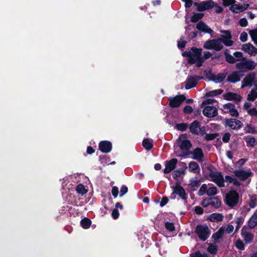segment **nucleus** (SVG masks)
Returning a JSON list of instances; mask_svg holds the SVG:
<instances>
[{"mask_svg": "<svg viewBox=\"0 0 257 257\" xmlns=\"http://www.w3.org/2000/svg\"><path fill=\"white\" fill-rule=\"evenodd\" d=\"M223 97L227 100H234L236 101H240L241 99V97L240 95L231 92L225 94L223 95Z\"/></svg>", "mask_w": 257, "mask_h": 257, "instance_id": "obj_23", "label": "nucleus"}, {"mask_svg": "<svg viewBox=\"0 0 257 257\" xmlns=\"http://www.w3.org/2000/svg\"><path fill=\"white\" fill-rule=\"evenodd\" d=\"M173 192L171 195V199H174L176 198V195H178L180 197L184 200L187 198V194L184 188L179 184H176V185L172 187Z\"/></svg>", "mask_w": 257, "mask_h": 257, "instance_id": "obj_7", "label": "nucleus"}, {"mask_svg": "<svg viewBox=\"0 0 257 257\" xmlns=\"http://www.w3.org/2000/svg\"><path fill=\"white\" fill-rule=\"evenodd\" d=\"M241 235L246 243H250L253 239L254 235L244 226L241 230Z\"/></svg>", "mask_w": 257, "mask_h": 257, "instance_id": "obj_15", "label": "nucleus"}, {"mask_svg": "<svg viewBox=\"0 0 257 257\" xmlns=\"http://www.w3.org/2000/svg\"><path fill=\"white\" fill-rule=\"evenodd\" d=\"M224 124L231 130H239L243 126V123L241 121L235 118L226 119Z\"/></svg>", "mask_w": 257, "mask_h": 257, "instance_id": "obj_12", "label": "nucleus"}, {"mask_svg": "<svg viewBox=\"0 0 257 257\" xmlns=\"http://www.w3.org/2000/svg\"><path fill=\"white\" fill-rule=\"evenodd\" d=\"M153 142L152 140L146 139L143 141V146L146 150H151L153 147Z\"/></svg>", "mask_w": 257, "mask_h": 257, "instance_id": "obj_35", "label": "nucleus"}, {"mask_svg": "<svg viewBox=\"0 0 257 257\" xmlns=\"http://www.w3.org/2000/svg\"><path fill=\"white\" fill-rule=\"evenodd\" d=\"M192 154L193 155V158L199 162L203 161V153L202 150L200 148H196L192 152Z\"/></svg>", "mask_w": 257, "mask_h": 257, "instance_id": "obj_26", "label": "nucleus"}, {"mask_svg": "<svg viewBox=\"0 0 257 257\" xmlns=\"http://www.w3.org/2000/svg\"><path fill=\"white\" fill-rule=\"evenodd\" d=\"M194 5L197 6V10L200 12L210 9L214 7V3L211 1H204L199 5L195 3Z\"/></svg>", "mask_w": 257, "mask_h": 257, "instance_id": "obj_19", "label": "nucleus"}, {"mask_svg": "<svg viewBox=\"0 0 257 257\" xmlns=\"http://www.w3.org/2000/svg\"><path fill=\"white\" fill-rule=\"evenodd\" d=\"M187 127V124L185 123H177L175 125L176 128L182 132L186 131Z\"/></svg>", "mask_w": 257, "mask_h": 257, "instance_id": "obj_43", "label": "nucleus"}, {"mask_svg": "<svg viewBox=\"0 0 257 257\" xmlns=\"http://www.w3.org/2000/svg\"><path fill=\"white\" fill-rule=\"evenodd\" d=\"M166 228L170 231H173L175 229L174 225L173 223L167 222L165 223Z\"/></svg>", "mask_w": 257, "mask_h": 257, "instance_id": "obj_52", "label": "nucleus"}, {"mask_svg": "<svg viewBox=\"0 0 257 257\" xmlns=\"http://www.w3.org/2000/svg\"><path fill=\"white\" fill-rule=\"evenodd\" d=\"M99 149L100 151L103 153H109L112 149L111 143L107 141H101L99 143Z\"/></svg>", "mask_w": 257, "mask_h": 257, "instance_id": "obj_21", "label": "nucleus"}, {"mask_svg": "<svg viewBox=\"0 0 257 257\" xmlns=\"http://www.w3.org/2000/svg\"><path fill=\"white\" fill-rule=\"evenodd\" d=\"M223 90L221 89H216L212 91H210L207 93V96H214L217 95L221 94Z\"/></svg>", "mask_w": 257, "mask_h": 257, "instance_id": "obj_42", "label": "nucleus"}, {"mask_svg": "<svg viewBox=\"0 0 257 257\" xmlns=\"http://www.w3.org/2000/svg\"><path fill=\"white\" fill-rule=\"evenodd\" d=\"M248 4H233L230 7L229 10L234 13H239L247 9Z\"/></svg>", "mask_w": 257, "mask_h": 257, "instance_id": "obj_22", "label": "nucleus"}, {"mask_svg": "<svg viewBox=\"0 0 257 257\" xmlns=\"http://www.w3.org/2000/svg\"><path fill=\"white\" fill-rule=\"evenodd\" d=\"M189 129L191 133L196 135H203L205 132V127H200L199 122L197 120H195L191 123Z\"/></svg>", "mask_w": 257, "mask_h": 257, "instance_id": "obj_13", "label": "nucleus"}, {"mask_svg": "<svg viewBox=\"0 0 257 257\" xmlns=\"http://www.w3.org/2000/svg\"><path fill=\"white\" fill-rule=\"evenodd\" d=\"M227 74V73L226 72H224L214 75L212 81L216 83H220L224 80L226 77Z\"/></svg>", "mask_w": 257, "mask_h": 257, "instance_id": "obj_29", "label": "nucleus"}, {"mask_svg": "<svg viewBox=\"0 0 257 257\" xmlns=\"http://www.w3.org/2000/svg\"><path fill=\"white\" fill-rule=\"evenodd\" d=\"M248 226L249 228L252 229L257 226V213L255 212L249 218L247 221Z\"/></svg>", "mask_w": 257, "mask_h": 257, "instance_id": "obj_28", "label": "nucleus"}, {"mask_svg": "<svg viewBox=\"0 0 257 257\" xmlns=\"http://www.w3.org/2000/svg\"><path fill=\"white\" fill-rule=\"evenodd\" d=\"M224 232H226L227 233H231L234 229L233 226L231 224H228L227 225V226L225 228V227H224Z\"/></svg>", "mask_w": 257, "mask_h": 257, "instance_id": "obj_57", "label": "nucleus"}, {"mask_svg": "<svg viewBox=\"0 0 257 257\" xmlns=\"http://www.w3.org/2000/svg\"><path fill=\"white\" fill-rule=\"evenodd\" d=\"M247 146L253 147L256 145V141L254 137L248 136L244 139Z\"/></svg>", "mask_w": 257, "mask_h": 257, "instance_id": "obj_34", "label": "nucleus"}, {"mask_svg": "<svg viewBox=\"0 0 257 257\" xmlns=\"http://www.w3.org/2000/svg\"><path fill=\"white\" fill-rule=\"evenodd\" d=\"M80 223L83 228L87 229L90 226L91 220L87 218H84L81 220Z\"/></svg>", "mask_w": 257, "mask_h": 257, "instance_id": "obj_38", "label": "nucleus"}, {"mask_svg": "<svg viewBox=\"0 0 257 257\" xmlns=\"http://www.w3.org/2000/svg\"><path fill=\"white\" fill-rule=\"evenodd\" d=\"M203 15L201 13H195L191 17V21L193 22H196L199 20L202 19Z\"/></svg>", "mask_w": 257, "mask_h": 257, "instance_id": "obj_45", "label": "nucleus"}, {"mask_svg": "<svg viewBox=\"0 0 257 257\" xmlns=\"http://www.w3.org/2000/svg\"><path fill=\"white\" fill-rule=\"evenodd\" d=\"M240 80L239 73L238 71H234L228 75L227 80L231 83H235Z\"/></svg>", "mask_w": 257, "mask_h": 257, "instance_id": "obj_24", "label": "nucleus"}, {"mask_svg": "<svg viewBox=\"0 0 257 257\" xmlns=\"http://www.w3.org/2000/svg\"><path fill=\"white\" fill-rule=\"evenodd\" d=\"M251 106L252 104L251 103L249 102H245L243 105V109L247 112L248 111V110L252 108Z\"/></svg>", "mask_w": 257, "mask_h": 257, "instance_id": "obj_55", "label": "nucleus"}, {"mask_svg": "<svg viewBox=\"0 0 257 257\" xmlns=\"http://www.w3.org/2000/svg\"><path fill=\"white\" fill-rule=\"evenodd\" d=\"M191 257H208V256L206 253H204L202 254L199 251H197L192 254Z\"/></svg>", "mask_w": 257, "mask_h": 257, "instance_id": "obj_62", "label": "nucleus"}, {"mask_svg": "<svg viewBox=\"0 0 257 257\" xmlns=\"http://www.w3.org/2000/svg\"><path fill=\"white\" fill-rule=\"evenodd\" d=\"M241 49L251 56H254L257 54V49L250 43L243 44Z\"/></svg>", "mask_w": 257, "mask_h": 257, "instance_id": "obj_18", "label": "nucleus"}, {"mask_svg": "<svg viewBox=\"0 0 257 257\" xmlns=\"http://www.w3.org/2000/svg\"><path fill=\"white\" fill-rule=\"evenodd\" d=\"M204 75L210 80H212L213 79L214 74H213L210 69H206L204 71Z\"/></svg>", "mask_w": 257, "mask_h": 257, "instance_id": "obj_47", "label": "nucleus"}, {"mask_svg": "<svg viewBox=\"0 0 257 257\" xmlns=\"http://www.w3.org/2000/svg\"><path fill=\"white\" fill-rule=\"evenodd\" d=\"M199 80V78L197 76L188 77L185 81V88L189 89L195 87Z\"/></svg>", "mask_w": 257, "mask_h": 257, "instance_id": "obj_20", "label": "nucleus"}, {"mask_svg": "<svg viewBox=\"0 0 257 257\" xmlns=\"http://www.w3.org/2000/svg\"><path fill=\"white\" fill-rule=\"evenodd\" d=\"M76 190L78 194H80L82 195L86 193L87 191V190L85 189V186L81 184L78 185L76 189Z\"/></svg>", "mask_w": 257, "mask_h": 257, "instance_id": "obj_39", "label": "nucleus"}, {"mask_svg": "<svg viewBox=\"0 0 257 257\" xmlns=\"http://www.w3.org/2000/svg\"><path fill=\"white\" fill-rule=\"evenodd\" d=\"M204 48L219 51L222 49L223 44L220 39H213L206 42L204 44Z\"/></svg>", "mask_w": 257, "mask_h": 257, "instance_id": "obj_6", "label": "nucleus"}, {"mask_svg": "<svg viewBox=\"0 0 257 257\" xmlns=\"http://www.w3.org/2000/svg\"><path fill=\"white\" fill-rule=\"evenodd\" d=\"M235 246L238 249L242 250L244 249V244L241 240L238 239L235 242Z\"/></svg>", "mask_w": 257, "mask_h": 257, "instance_id": "obj_50", "label": "nucleus"}, {"mask_svg": "<svg viewBox=\"0 0 257 257\" xmlns=\"http://www.w3.org/2000/svg\"><path fill=\"white\" fill-rule=\"evenodd\" d=\"M185 171H180L178 170H175L173 172L172 174L173 177L174 179H176L178 177H179L182 174H184Z\"/></svg>", "mask_w": 257, "mask_h": 257, "instance_id": "obj_51", "label": "nucleus"}, {"mask_svg": "<svg viewBox=\"0 0 257 257\" xmlns=\"http://www.w3.org/2000/svg\"><path fill=\"white\" fill-rule=\"evenodd\" d=\"M247 113L252 117H257V108L255 107H253L248 110Z\"/></svg>", "mask_w": 257, "mask_h": 257, "instance_id": "obj_48", "label": "nucleus"}, {"mask_svg": "<svg viewBox=\"0 0 257 257\" xmlns=\"http://www.w3.org/2000/svg\"><path fill=\"white\" fill-rule=\"evenodd\" d=\"M185 99V97L183 95L171 97L169 98V105L173 108L179 107Z\"/></svg>", "mask_w": 257, "mask_h": 257, "instance_id": "obj_14", "label": "nucleus"}, {"mask_svg": "<svg viewBox=\"0 0 257 257\" xmlns=\"http://www.w3.org/2000/svg\"><path fill=\"white\" fill-rule=\"evenodd\" d=\"M241 88L251 87L257 85V76L255 73L252 72L247 74L241 82Z\"/></svg>", "mask_w": 257, "mask_h": 257, "instance_id": "obj_3", "label": "nucleus"}, {"mask_svg": "<svg viewBox=\"0 0 257 257\" xmlns=\"http://www.w3.org/2000/svg\"><path fill=\"white\" fill-rule=\"evenodd\" d=\"M111 193L114 197H116L118 194V189L117 187L114 186L111 190Z\"/></svg>", "mask_w": 257, "mask_h": 257, "instance_id": "obj_63", "label": "nucleus"}, {"mask_svg": "<svg viewBox=\"0 0 257 257\" xmlns=\"http://www.w3.org/2000/svg\"><path fill=\"white\" fill-rule=\"evenodd\" d=\"M222 110L224 113H229L230 115L234 117H238L239 113L235 108V105L231 103H227L222 105Z\"/></svg>", "mask_w": 257, "mask_h": 257, "instance_id": "obj_11", "label": "nucleus"}, {"mask_svg": "<svg viewBox=\"0 0 257 257\" xmlns=\"http://www.w3.org/2000/svg\"><path fill=\"white\" fill-rule=\"evenodd\" d=\"M127 191H128L127 187L124 185L122 186L120 188L119 196L120 197H122L125 194H126L127 192Z\"/></svg>", "mask_w": 257, "mask_h": 257, "instance_id": "obj_54", "label": "nucleus"}, {"mask_svg": "<svg viewBox=\"0 0 257 257\" xmlns=\"http://www.w3.org/2000/svg\"><path fill=\"white\" fill-rule=\"evenodd\" d=\"M224 55L226 61L229 63H234L237 60L231 55L227 50L225 51Z\"/></svg>", "mask_w": 257, "mask_h": 257, "instance_id": "obj_36", "label": "nucleus"}, {"mask_svg": "<svg viewBox=\"0 0 257 257\" xmlns=\"http://www.w3.org/2000/svg\"><path fill=\"white\" fill-rule=\"evenodd\" d=\"M232 37H221L222 44H224L225 46L229 47L233 45V42L231 40Z\"/></svg>", "mask_w": 257, "mask_h": 257, "instance_id": "obj_37", "label": "nucleus"}, {"mask_svg": "<svg viewBox=\"0 0 257 257\" xmlns=\"http://www.w3.org/2000/svg\"><path fill=\"white\" fill-rule=\"evenodd\" d=\"M211 181L215 182L219 187H224V179L219 172H212L209 174Z\"/></svg>", "mask_w": 257, "mask_h": 257, "instance_id": "obj_9", "label": "nucleus"}, {"mask_svg": "<svg viewBox=\"0 0 257 257\" xmlns=\"http://www.w3.org/2000/svg\"><path fill=\"white\" fill-rule=\"evenodd\" d=\"M240 40L242 42H244L247 40V34L245 32H242L241 33L240 36Z\"/></svg>", "mask_w": 257, "mask_h": 257, "instance_id": "obj_61", "label": "nucleus"}, {"mask_svg": "<svg viewBox=\"0 0 257 257\" xmlns=\"http://www.w3.org/2000/svg\"><path fill=\"white\" fill-rule=\"evenodd\" d=\"M245 131L246 133L250 134H254L256 131L254 127L250 124H247L245 126Z\"/></svg>", "mask_w": 257, "mask_h": 257, "instance_id": "obj_49", "label": "nucleus"}, {"mask_svg": "<svg viewBox=\"0 0 257 257\" xmlns=\"http://www.w3.org/2000/svg\"><path fill=\"white\" fill-rule=\"evenodd\" d=\"M230 134L229 133H225L222 137V141L224 143H228L230 140Z\"/></svg>", "mask_w": 257, "mask_h": 257, "instance_id": "obj_56", "label": "nucleus"}, {"mask_svg": "<svg viewBox=\"0 0 257 257\" xmlns=\"http://www.w3.org/2000/svg\"><path fill=\"white\" fill-rule=\"evenodd\" d=\"M223 216L220 213H212L211 214L208 218L211 221H220L223 219Z\"/></svg>", "mask_w": 257, "mask_h": 257, "instance_id": "obj_32", "label": "nucleus"}, {"mask_svg": "<svg viewBox=\"0 0 257 257\" xmlns=\"http://www.w3.org/2000/svg\"><path fill=\"white\" fill-rule=\"evenodd\" d=\"M207 185H206V184H203V185H202L198 192V195L201 196L204 195L205 193H207Z\"/></svg>", "mask_w": 257, "mask_h": 257, "instance_id": "obj_41", "label": "nucleus"}, {"mask_svg": "<svg viewBox=\"0 0 257 257\" xmlns=\"http://www.w3.org/2000/svg\"><path fill=\"white\" fill-rule=\"evenodd\" d=\"M207 251L211 254H215L217 251V248L215 245L211 244L208 247Z\"/></svg>", "mask_w": 257, "mask_h": 257, "instance_id": "obj_46", "label": "nucleus"}, {"mask_svg": "<svg viewBox=\"0 0 257 257\" xmlns=\"http://www.w3.org/2000/svg\"><path fill=\"white\" fill-rule=\"evenodd\" d=\"M217 193V189L216 187L213 186L208 187L207 194L208 196H211L216 195Z\"/></svg>", "mask_w": 257, "mask_h": 257, "instance_id": "obj_40", "label": "nucleus"}, {"mask_svg": "<svg viewBox=\"0 0 257 257\" xmlns=\"http://www.w3.org/2000/svg\"><path fill=\"white\" fill-rule=\"evenodd\" d=\"M203 114L206 117H213L217 115V109L213 106H207L203 109Z\"/></svg>", "mask_w": 257, "mask_h": 257, "instance_id": "obj_17", "label": "nucleus"}, {"mask_svg": "<svg viewBox=\"0 0 257 257\" xmlns=\"http://www.w3.org/2000/svg\"><path fill=\"white\" fill-rule=\"evenodd\" d=\"M193 111V108L191 106L186 105L183 109V111L186 114H190Z\"/></svg>", "mask_w": 257, "mask_h": 257, "instance_id": "obj_59", "label": "nucleus"}, {"mask_svg": "<svg viewBox=\"0 0 257 257\" xmlns=\"http://www.w3.org/2000/svg\"><path fill=\"white\" fill-rule=\"evenodd\" d=\"M188 168L189 171L191 172L199 174L200 172V167L198 164L195 162H190L189 164Z\"/></svg>", "mask_w": 257, "mask_h": 257, "instance_id": "obj_27", "label": "nucleus"}, {"mask_svg": "<svg viewBox=\"0 0 257 257\" xmlns=\"http://www.w3.org/2000/svg\"><path fill=\"white\" fill-rule=\"evenodd\" d=\"M257 205V201L255 199H253V197L251 198V201L249 203V206L251 208H254Z\"/></svg>", "mask_w": 257, "mask_h": 257, "instance_id": "obj_64", "label": "nucleus"}, {"mask_svg": "<svg viewBox=\"0 0 257 257\" xmlns=\"http://www.w3.org/2000/svg\"><path fill=\"white\" fill-rule=\"evenodd\" d=\"M200 181L197 178H193L190 179L189 186L192 191H195L200 185Z\"/></svg>", "mask_w": 257, "mask_h": 257, "instance_id": "obj_30", "label": "nucleus"}, {"mask_svg": "<svg viewBox=\"0 0 257 257\" xmlns=\"http://www.w3.org/2000/svg\"><path fill=\"white\" fill-rule=\"evenodd\" d=\"M195 231L198 237L203 241L207 239L210 235V230L207 225H197Z\"/></svg>", "mask_w": 257, "mask_h": 257, "instance_id": "obj_4", "label": "nucleus"}, {"mask_svg": "<svg viewBox=\"0 0 257 257\" xmlns=\"http://www.w3.org/2000/svg\"><path fill=\"white\" fill-rule=\"evenodd\" d=\"M178 160L176 159H172L165 162V168L163 170L165 174H168L173 170L176 167Z\"/></svg>", "mask_w": 257, "mask_h": 257, "instance_id": "obj_16", "label": "nucleus"}, {"mask_svg": "<svg viewBox=\"0 0 257 257\" xmlns=\"http://www.w3.org/2000/svg\"><path fill=\"white\" fill-rule=\"evenodd\" d=\"M216 137L215 134H206L205 137V139L207 141H211L214 139Z\"/></svg>", "mask_w": 257, "mask_h": 257, "instance_id": "obj_60", "label": "nucleus"}, {"mask_svg": "<svg viewBox=\"0 0 257 257\" xmlns=\"http://www.w3.org/2000/svg\"><path fill=\"white\" fill-rule=\"evenodd\" d=\"M238 199L239 196L236 191L231 190L226 195L225 202L228 206L233 207L238 203Z\"/></svg>", "mask_w": 257, "mask_h": 257, "instance_id": "obj_5", "label": "nucleus"}, {"mask_svg": "<svg viewBox=\"0 0 257 257\" xmlns=\"http://www.w3.org/2000/svg\"><path fill=\"white\" fill-rule=\"evenodd\" d=\"M201 49L192 47L190 50L184 52L182 55L188 57V63L191 64H195L197 67H200L203 63V59L202 56Z\"/></svg>", "mask_w": 257, "mask_h": 257, "instance_id": "obj_1", "label": "nucleus"}, {"mask_svg": "<svg viewBox=\"0 0 257 257\" xmlns=\"http://www.w3.org/2000/svg\"><path fill=\"white\" fill-rule=\"evenodd\" d=\"M209 202L210 205L216 208H219L221 203V201L216 197L209 199Z\"/></svg>", "mask_w": 257, "mask_h": 257, "instance_id": "obj_33", "label": "nucleus"}, {"mask_svg": "<svg viewBox=\"0 0 257 257\" xmlns=\"http://www.w3.org/2000/svg\"><path fill=\"white\" fill-rule=\"evenodd\" d=\"M249 34L251 37L252 40L257 45V29L250 30Z\"/></svg>", "mask_w": 257, "mask_h": 257, "instance_id": "obj_44", "label": "nucleus"}, {"mask_svg": "<svg viewBox=\"0 0 257 257\" xmlns=\"http://www.w3.org/2000/svg\"><path fill=\"white\" fill-rule=\"evenodd\" d=\"M119 215V212L117 210V209L115 208L114 209L111 213V216L113 217V219H117Z\"/></svg>", "mask_w": 257, "mask_h": 257, "instance_id": "obj_58", "label": "nucleus"}, {"mask_svg": "<svg viewBox=\"0 0 257 257\" xmlns=\"http://www.w3.org/2000/svg\"><path fill=\"white\" fill-rule=\"evenodd\" d=\"M178 143L180 149L183 151H188L191 147V144L187 139V136L186 134H182L179 137Z\"/></svg>", "mask_w": 257, "mask_h": 257, "instance_id": "obj_8", "label": "nucleus"}, {"mask_svg": "<svg viewBox=\"0 0 257 257\" xmlns=\"http://www.w3.org/2000/svg\"><path fill=\"white\" fill-rule=\"evenodd\" d=\"M257 65V63L251 59H243L235 64L236 68L241 72H247L253 70Z\"/></svg>", "mask_w": 257, "mask_h": 257, "instance_id": "obj_2", "label": "nucleus"}, {"mask_svg": "<svg viewBox=\"0 0 257 257\" xmlns=\"http://www.w3.org/2000/svg\"><path fill=\"white\" fill-rule=\"evenodd\" d=\"M233 173L235 177L242 181L247 179L252 175V173L250 169L244 170L242 168L234 170Z\"/></svg>", "mask_w": 257, "mask_h": 257, "instance_id": "obj_10", "label": "nucleus"}, {"mask_svg": "<svg viewBox=\"0 0 257 257\" xmlns=\"http://www.w3.org/2000/svg\"><path fill=\"white\" fill-rule=\"evenodd\" d=\"M223 4L225 6H231L236 3L235 0H222Z\"/></svg>", "mask_w": 257, "mask_h": 257, "instance_id": "obj_53", "label": "nucleus"}, {"mask_svg": "<svg viewBox=\"0 0 257 257\" xmlns=\"http://www.w3.org/2000/svg\"><path fill=\"white\" fill-rule=\"evenodd\" d=\"M224 233V228L222 227H220L218 230L212 235V237L216 242L219 241V240L222 238Z\"/></svg>", "mask_w": 257, "mask_h": 257, "instance_id": "obj_31", "label": "nucleus"}, {"mask_svg": "<svg viewBox=\"0 0 257 257\" xmlns=\"http://www.w3.org/2000/svg\"><path fill=\"white\" fill-rule=\"evenodd\" d=\"M196 28L199 30L208 34H211L213 32V30L202 21L197 23Z\"/></svg>", "mask_w": 257, "mask_h": 257, "instance_id": "obj_25", "label": "nucleus"}]
</instances>
